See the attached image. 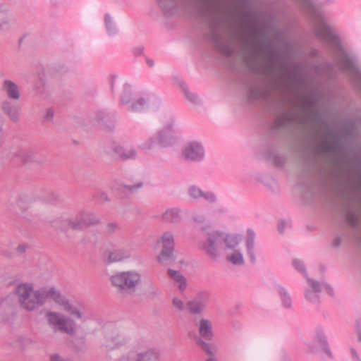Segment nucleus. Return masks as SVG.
Listing matches in <instances>:
<instances>
[{"label": "nucleus", "instance_id": "nucleus-1", "mask_svg": "<svg viewBox=\"0 0 361 361\" xmlns=\"http://www.w3.org/2000/svg\"><path fill=\"white\" fill-rule=\"evenodd\" d=\"M247 28L253 37L240 36L235 30L231 32V37L233 39H240L245 45L243 62L251 73H257L259 71L258 58L263 56L267 63L264 72L269 78L271 85V87L267 85L250 87L247 92L248 101L252 103L267 102L271 97L272 91L290 92L296 86L301 85L303 79L300 76L298 68L282 63V56L274 47L265 27H257L252 23H248Z\"/></svg>", "mask_w": 361, "mask_h": 361}, {"label": "nucleus", "instance_id": "nucleus-2", "mask_svg": "<svg viewBox=\"0 0 361 361\" xmlns=\"http://www.w3.org/2000/svg\"><path fill=\"white\" fill-rule=\"evenodd\" d=\"M166 14H172L178 6H188L196 10L198 16L204 22L207 31L205 38L216 49L226 57L234 53L233 48L223 40L222 30L230 25L233 11L228 9L224 0H157Z\"/></svg>", "mask_w": 361, "mask_h": 361}, {"label": "nucleus", "instance_id": "nucleus-3", "mask_svg": "<svg viewBox=\"0 0 361 361\" xmlns=\"http://www.w3.org/2000/svg\"><path fill=\"white\" fill-rule=\"evenodd\" d=\"M318 99L311 94L307 100L300 103V107L303 113L300 116L295 112L298 106L294 104L292 111L283 113L278 116L271 126L273 133L287 130L293 125H305L312 123L316 127L324 125L326 127V135L321 141L318 153L321 156L339 155L343 152L342 137L339 133L330 129L324 117L319 110L315 109Z\"/></svg>", "mask_w": 361, "mask_h": 361}, {"label": "nucleus", "instance_id": "nucleus-4", "mask_svg": "<svg viewBox=\"0 0 361 361\" xmlns=\"http://www.w3.org/2000/svg\"><path fill=\"white\" fill-rule=\"evenodd\" d=\"M300 8L309 16L313 23L315 37L327 42L343 57H339L338 63L342 71L349 73L355 85L361 92V71L355 64L341 44L338 35L334 33L324 17L314 6L312 0H295Z\"/></svg>", "mask_w": 361, "mask_h": 361}, {"label": "nucleus", "instance_id": "nucleus-5", "mask_svg": "<svg viewBox=\"0 0 361 361\" xmlns=\"http://www.w3.org/2000/svg\"><path fill=\"white\" fill-rule=\"evenodd\" d=\"M20 307L27 312H34L48 300H53L60 305L64 297L54 286H43L35 290L30 283H20L15 288Z\"/></svg>", "mask_w": 361, "mask_h": 361}, {"label": "nucleus", "instance_id": "nucleus-6", "mask_svg": "<svg viewBox=\"0 0 361 361\" xmlns=\"http://www.w3.org/2000/svg\"><path fill=\"white\" fill-rule=\"evenodd\" d=\"M110 281L117 293L126 298L135 295L141 283V275L135 271H120L112 275Z\"/></svg>", "mask_w": 361, "mask_h": 361}, {"label": "nucleus", "instance_id": "nucleus-7", "mask_svg": "<svg viewBox=\"0 0 361 361\" xmlns=\"http://www.w3.org/2000/svg\"><path fill=\"white\" fill-rule=\"evenodd\" d=\"M100 223L101 219L96 214L86 211H80L75 214L63 219L62 229L63 231L73 230L80 231L90 226L98 225Z\"/></svg>", "mask_w": 361, "mask_h": 361}, {"label": "nucleus", "instance_id": "nucleus-8", "mask_svg": "<svg viewBox=\"0 0 361 361\" xmlns=\"http://www.w3.org/2000/svg\"><path fill=\"white\" fill-rule=\"evenodd\" d=\"M45 318L48 325L54 332L59 331L74 336L77 331V325L74 320L60 312L47 311Z\"/></svg>", "mask_w": 361, "mask_h": 361}, {"label": "nucleus", "instance_id": "nucleus-9", "mask_svg": "<svg viewBox=\"0 0 361 361\" xmlns=\"http://www.w3.org/2000/svg\"><path fill=\"white\" fill-rule=\"evenodd\" d=\"M32 196L28 193L19 194L15 202L10 204V209L15 210L18 207L20 210V215L23 220L27 223H32L37 215L29 212L32 203Z\"/></svg>", "mask_w": 361, "mask_h": 361}, {"label": "nucleus", "instance_id": "nucleus-10", "mask_svg": "<svg viewBox=\"0 0 361 361\" xmlns=\"http://www.w3.org/2000/svg\"><path fill=\"white\" fill-rule=\"evenodd\" d=\"M128 341V337L120 334L114 326H111L106 329L104 345L107 350H114V348L126 345Z\"/></svg>", "mask_w": 361, "mask_h": 361}, {"label": "nucleus", "instance_id": "nucleus-11", "mask_svg": "<svg viewBox=\"0 0 361 361\" xmlns=\"http://www.w3.org/2000/svg\"><path fill=\"white\" fill-rule=\"evenodd\" d=\"M11 159L21 161L23 164L27 162H36L42 164L44 159L38 157L36 153L27 147H18L13 149L9 154Z\"/></svg>", "mask_w": 361, "mask_h": 361}, {"label": "nucleus", "instance_id": "nucleus-12", "mask_svg": "<svg viewBox=\"0 0 361 361\" xmlns=\"http://www.w3.org/2000/svg\"><path fill=\"white\" fill-rule=\"evenodd\" d=\"M223 243V233L214 231L208 233L207 244L204 245V250L209 257L216 259L217 253V247Z\"/></svg>", "mask_w": 361, "mask_h": 361}, {"label": "nucleus", "instance_id": "nucleus-13", "mask_svg": "<svg viewBox=\"0 0 361 361\" xmlns=\"http://www.w3.org/2000/svg\"><path fill=\"white\" fill-rule=\"evenodd\" d=\"M161 242L163 247L161 252L157 257L159 262H163L164 260L173 259V250H174V242L173 235L170 233H166L162 235Z\"/></svg>", "mask_w": 361, "mask_h": 361}, {"label": "nucleus", "instance_id": "nucleus-14", "mask_svg": "<svg viewBox=\"0 0 361 361\" xmlns=\"http://www.w3.org/2000/svg\"><path fill=\"white\" fill-rule=\"evenodd\" d=\"M183 155L186 159L197 161L201 159L204 156V151L202 146L195 142H190L183 150Z\"/></svg>", "mask_w": 361, "mask_h": 361}, {"label": "nucleus", "instance_id": "nucleus-15", "mask_svg": "<svg viewBox=\"0 0 361 361\" xmlns=\"http://www.w3.org/2000/svg\"><path fill=\"white\" fill-rule=\"evenodd\" d=\"M195 325L198 329V332L200 334L199 338H200L202 340H212L213 337V330L212 322L209 320L202 318L199 322H197V319H195ZM197 338H198V337L195 338L196 341Z\"/></svg>", "mask_w": 361, "mask_h": 361}, {"label": "nucleus", "instance_id": "nucleus-16", "mask_svg": "<svg viewBox=\"0 0 361 361\" xmlns=\"http://www.w3.org/2000/svg\"><path fill=\"white\" fill-rule=\"evenodd\" d=\"M1 109L4 114L7 115L13 122H18L20 118L21 106L8 100L1 103Z\"/></svg>", "mask_w": 361, "mask_h": 361}, {"label": "nucleus", "instance_id": "nucleus-17", "mask_svg": "<svg viewBox=\"0 0 361 361\" xmlns=\"http://www.w3.org/2000/svg\"><path fill=\"white\" fill-rule=\"evenodd\" d=\"M317 171L318 167L316 161L310 157H305L303 164V176L307 177V181L311 184L314 182V176Z\"/></svg>", "mask_w": 361, "mask_h": 361}, {"label": "nucleus", "instance_id": "nucleus-18", "mask_svg": "<svg viewBox=\"0 0 361 361\" xmlns=\"http://www.w3.org/2000/svg\"><path fill=\"white\" fill-rule=\"evenodd\" d=\"M346 221L348 224L351 227L353 231L355 232V238L356 240L361 243V235L360 231V216L356 212L349 210L346 213Z\"/></svg>", "mask_w": 361, "mask_h": 361}, {"label": "nucleus", "instance_id": "nucleus-19", "mask_svg": "<svg viewBox=\"0 0 361 361\" xmlns=\"http://www.w3.org/2000/svg\"><path fill=\"white\" fill-rule=\"evenodd\" d=\"M60 305L62 306L63 310L72 317L80 319L82 322H85L87 320V317L85 316L84 312L81 309L71 304L68 299L64 298Z\"/></svg>", "mask_w": 361, "mask_h": 361}, {"label": "nucleus", "instance_id": "nucleus-20", "mask_svg": "<svg viewBox=\"0 0 361 361\" xmlns=\"http://www.w3.org/2000/svg\"><path fill=\"white\" fill-rule=\"evenodd\" d=\"M1 89L8 97L11 99L18 100L20 97V92L18 85L11 80H5L2 83Z\"/></svg>", "mask_w": 361, "mask_h": 361}, {"label": "nucleus", "instance_id": "nucleus-21", "mask_svg": "<svg viewBox=\"0 0 361 361\" xmlns=\"http://www.w3.org/2000/svg\"><path fill=\"white\" fill-rule=\"evenodd\" d=\"M133 361H159V353L154 350L138 352L131 350Z\"/></svg>", "mask_w": 361, "mask_h": 361}, {"label": "nucleus", "instance_id": "nucleus-22", "mask_svg": "<svg viewBox=\"0 0 361 361\" xmlns=\"http://www.w3.org/2000/svg\"><path fill=\"white\" fill-rule=\"evenodd\" d=\"M113 152L117 155L118 159L121 161L135 159L137 156V152L134 149H127L121 145L114 146Z\"/></svg>", "mask_w": 361, "mask_h": 361}, {"label": "nucleus", "instance_id": "nucleus-23", "mask_svg": "<svg viewBox=\"0 0 361 361\" xmlns=\"http://www.w3.org/2000/svg\"><path fill=\"white\" fill-rule=\"evenodd\" d=\"M96 119L101 123L105 129L111 130L114 128V124L111 116L108 114H106L104 111H99L97 113Z\"/></svg>", "mask_w": 361, "mask_h": 361}, {"label": "nucleus", "instance_id": "nucleus-24", "mask_svg": "<svg viewBox=\"0 0 361 361\" xmlns=\"http://www.w3.org/2000/svg\"><path fill=\"white\" fill-rule=\"evenodd\" d=\"M168 274L173 281L179 283L178 288L180 291H183L185 289L187 286L186 279L180 271L169 269Z\"/></svg>", "mask_w": 361, "mask_h": 361}, {"label": "nucleus", "instance_id": "nucleus-25", "mask_svg": "<svg viewBox=\"0 0 361 361\" xmlns=\"http://www.w3.org/2000/svg\"><path fill=\"white\" fill-rule=\"evenodd\" d=\"M14 295H16L15 294V291L13 292V294H9L6 298H4L0 305V310L1 311L6 310V309H8L9 314L11 315L14 314V305H15V298Z\"/></svg>", "mask_w": 361, "mask_h": 361}, {"label": "nucleus", "instance_id": "nucleus-26", "mask_svg": "<svg viewBox=\"0 0 361 361\" xmlns=\"http://www.w3.org/2000/svg\"><path fill=\"white\" fill-rule=\"evenodd\" d=\"M197 343L201 347L202 350H204L209 357L206 361H217L214 353L213 351L214 347L211 343H206L200 338H197Z\"/></svg>", "mask_w": 361, "mask_h": 361}, {"label": "nucleus", "instance_id": "nucleus-27", "mask_svg": "<svg viewBox=\"0 0 361 361\" xmlns=\"http://www.w3.org/2000/svg\"><path fill=\"white\" fill-rule=\"evenodd\" d=\"M255 233L252 230L248 229L247 231V238H246V247L248 251V255L250 257L252 262L255 261V257L254 255V243H255Z\"/></svg>", "mask_w": 361, "mask_h": 361}, {"label": "nucleus", "instance_id": "nucleus-28", "mask_svg": "<svg viewBox=\"0 0 361 361\" xmlns=\"http://www.w3.org/2000/svg\"><path fill=\"white\" fill-rule=\"evenodd\" d=\"M72 348L75 352L82 353L87 350L85 336L76 337L71 341Z\"/></svg>", "mask_w": 361, "mask_h": 361}, {"label": "nucleus", "instance_id": "nucleus-29", "mask_svg": "<svg viewBox=\"0 0 361 361\" xmlns=\"http://www.w3.org/2000/svg\"><path fill=\"white\" fill-rule=\"evenodd\" d=\"M127 257L126 253L122 250H114L108 253L107 262L114 263L122 261Z\"/></svg>", "mask_w": 361, "mask_h": 361}, {"label": "nucleus", "instance_id": "nucleus-30", "mask_svg": "<svg viewBox=\"0 0 361 361\" xmlns=\"http://www.w3.org/2000/svg\"><path fill=\"white\" fill-rule=\"evenodd\" d=\"M162 219L166 222L176 223L180 219L179 211L176 209H169L163 214Z\"/></svg>", "mask_w": 361, "mask_h": 361}, {"label": "nucleus", "instance_id": "nucleus-31", "mask_svg": "<svg viewBox=\"0 0 361 361\" xmlns=\"http://www.w3.org/2000/svg\"><path fill=\"white\" fill-rule=\"evenodd\" d=\"M186 306L191 314H197L203 311L204 305L200 301L194 300L188 301Z\"/></svg>", "mask_w": 361, "mask_h": 361}, {"label": "nucleus", "instance_id": "nucleus-32", "mask_svg": "<svg viewBox=\"0 0 361 361\" xmlns=\"http://www.w3.org/2000/svg\"><path fill=\"white\" fill-rule=\"evenodd\" d=\"M223 242L228 249H234L239 243L240 238L236 235H223Z\"/></svg>", "mask_w": 361, "mask_h": 361}, {"label": "nucleus", "instance_id": "nucleus-33", "mask_svg": "<svg viewBox=\"0 0 361 361\" xmlns=\"http://www.w3.org/2000/svg\"><path fill=\"white\" fill-rule=\"evenodd\" d=\"M143 185L142 181H139L135 185H123L121 186V190L126 195H131L135 193L138 189L141 188Z\"/></svg>", "mask_w": 361, "mask_h": 361}, {"label": "nucleus", "instance_id": "nucleus-34", "mask_svg": "<svg viewBox=\"0 0 361 361\" xmlns=\"http://www.w3.org/2000/svg\"><path fill=\"white\" fill-rule=\"evenodd\" d=\"M227 259L233 264L240 265L244 262L242 254L238 250H235L231 255L227 257Z\"/></svg>", "mask_w": 361, "mask_h": 361}, {"label": "nucleus", "instance_id": "nucleus-35", "mask_svg": "<svg viewBox=\"0 0 361 361\" xmlns=\"http://www.w3.org/2000/svg\"><path fill=\"white\" fill-rule=\"evenodd\" d=\"M349 164L356 169L359 172L361 171V157L358 154H355L349 161Z\"/></svg>", "mask_w": 361, "mask_h": 361}, {"label": "nucleus", "instance_id": "nucleus-36", "mask_svg": "<svg viewBox=\"0 0 361 361\" xmlns=\"http://www.w3.org/2000/svg\"><path fill=\"white\" fill-rule=\"evenodd\" d=\"M188 192L190 195L195 199L201 197L203 195V191L195 185L190 186Z\"/></svg>", "mask_w": 361, "mask_h": 361}, {"label": "nucleus", "instance_id": "nucleus-37", "mask_svg": "<svg viewBox=\"0 0 361 361\" xmlns=\"http://www.w3.org/2000/svg\"><path fill=\"white\" fill-rule=\"evenodd\" d=\"M146 102L144 98H140L136 102L132 103L130 107L133 111H140L145 105Z\"/></svg>", "mask_w": 361, "mask_h": 361}, {"label": "nucleus", "instance_id": "nucleus-38", "mask_svg": "<svg viewBox=\"0 0 361 361\" xmlns=\"http://www.w3.org/2000/svg\"><path fill=\"white\" fill-rule=\"evenodd\" d=\"M170 128L169 127L166 130H161L159 133V142L165 145L166 142V139L169 137Z\"/></svg>", "mask_w": 361, "mask_h": 361}, {"label": "nucleus", "instance_id": "nucleus-39", "mask_svg": "<svg viewBox=\"0 0 361 361\" xmlns=\"http://www.w3.org/2000/svg\"><path fill=\"white\" fill-rule=\"evenodd\" d=\"M108 361H133L132 352L130 351L126 354L121 355L120 357L113 360L110 356H107Z\"/></svg>", "mask_w": 361, "mask_h": 361}, {"label": "nucleus", "instance_id": "nucleus-40", "mask_svg": "<svg viewBox=\"0 0 361 361\" xmlns=\"http://www.w3.org/2000/svg\"><path fill=\"white\" fill-rule=\"evenodd\" d=\"M119 229V226L114 222L108 223L106 228V232L109 235L114 233L117 230Z\"/></svg>", "mask_w": 361, "mask_h": 361}, {"label": "nucleus", "instance_id": "nucleus-41", "mask_svg": "<svg viewBox=\"0 0 361 361\" xmlns=\"http://www.w3.org/2000/svg\"><path fill=\"white\" fill-rule=\"evenodd\" d=\"M317 337H318V340H319V342L320 343V345L323 348V349L324 350L325 353L329 357H331V353L330 350L328 348V345H327L326 341L322 336L318 335Z\"/></svg>", "mask_w": 361, "mask_h": 361}, {"label": "nucleus", "instance_id": "nucleus-42", "mask_svg": "<svg viewBox=\"0 0 361 361\" xmlns=\"http://www.w3.org/2000/svg\"><path fill=\"white\" fill-rule=\"evenodd\" d=\"M280 294L283 298V302L284 306L286 307H290V298L288 295L287 293L284 290V289L281 288L280 290Z\"/></svg>", "mask_w": 361, "mask_h": 361}, {"label": "nucleus", "instance_id": "nucleus-43", "mask_svg": "<svg viewBox=\"0 0 361 361\" xmlns=\"http://www.w3.org/2000/svg\"><path fill=\"white\" fill-rule=\"evenodd\" d=\"M201 197H203L205 200L209 202H214L216 200V197L214 193L210 192H203V195Z\"/></svg>", "mask_w": 361, "mask_h": 361}, {"label": "nucleus", "instance_id": "nucleus-44", "mask_svg": "<svg viewBox=\"0 0 361 361\" xmlns=\"http://www.w3.org/2000/svg\"><path fill=\"white\" fill-rule=\"evenodd\" d=\"M293 264L294 267L298 269L299 271L304 273L305 272V268L303 265L302 262L299 259H295L293 262Z\"/></svg>", "mask_w": 361, "mask_h": 361}, {"label": "nucleus", "instance_id": "nucleus-45", "mask_svg": "<svg viewBox=\"0 0 361 361\" xmlns=\"http://www.w3.org/2000/svg\"><path fill=\"white\" fill-rule=\"evenodd\" d=\"M308 281L314 293H319L321 291L320 284L318 281L313 279H308Z\"/></svg>", "mask_w": 361, "mask_h": 361}, {"label": "nucleus", "instance_id": "nucleus-46", "mask_svg": "<svg viewBox=\"0 0 361 361\" xmlns=\"http://www.w3.org/2000/svg\"><path fill=\"white\" fill-rule=\"evenodd\" d=\"M186 97L192 103H196L197 102V97L194 94L190 92L187 89L183 88Z\"/></svg>", "mask_w": 361, "mask_h": 361}, {"label": "nucleus", "instance_id": "nucleus-47", "mask_svg": "<svg viewBox=\"0 0 361 361\" xmlns=\"http://www.w3.org/2000/svg\"><path fill=\"white\" fill-rule=\"evenodd\" d=\"M352 185L355 189L361 190V171L358 173L357 180H352Z\"/></svg>", "mask_w": 361, "mask_h": 361}, {"label": "nucleus", "instance_id": "nucleus-48", "mask_svg": "<svg viewBox=\"0 0 361 361\" xmlns=\"http://www.w3.org/2000/svg\"><path fill=\"white\" fill-rule=\"evenodd\" d=\"M173 305L177 308L178 310H183V302L178 298H174L172 300Z\"/></svg>", "mask_w": 361, "mask_h": 361}, {"label": "nucleus", "instance_id": "nucleus-49", "mask_svg": "<svg viewBox=\"0 0 361 361\" xmlns=\"http://www.w3.org/2000/svg\"><path fill=\"white\" fill-rule=\"evenodd\" d=\"M96 198L101 202H104L109 200L107 194L103 192H97L96 194Z\"/></svg>", "mask_w": 361, "mask_h": 361}, {"label": "nucleus", "instance_id": "nucleus-50", "mask_svg": "<svg viewBox=\"0 0 361 361\" xmlns=\"http://www.w3.org/2000/svg\"><path fill=\"white\" fill-rule=\"evenodd\" d=\"M285 163L283 157L280 156H275L274 157V164L276 166H282Z\"/></svg>", "mask_w": 361, "mask_h": 361}, {"label": "nucleus", "instance_id": "nucleus-51", "mask_svg": "<svg viewBox=\"0 0 361 361\" xmlns=\"http://www.w3.org/2000/svg\"><path fill=\"white\" fill-rule=\"evenodd\" d=\"M160 295V293L157 289H152L148 292V297L150 299H155Z\"/></svg>", "mask_w": 361, "mask_h": 361}, {"label": "nucleus", "instance_id": "nucleus-52", "mask_svg": "<svg viewBox=\"0 0 361 361\" xmlns=\"http://www.w3.org/2000/svg\"><path fill=\"white\" fill-rule=\"evenodd\" d=\"M49 361H68L67 360L64 359L63 357H61L59 354L58 353H54V354H52L51 356H50V360Z\"/></svg>", "mask_w": 361, "mask_h": 361}, {"label": "nucleus", "instance_id": "nucleus-53", "mask_svg": "<svg viewBox=\"0 0 361 361\" xmlns=\"http://www.w3.org/2000/svg\"><path fill=\"white\" fill-rule=\"evenodd\" d=\"M27 248H28L27 245L20 244V245H18V247H16V251L20 254H23V253L25 252V251L27 250Z\"/></svg>", "mask_w": 361, "mask_h": 361}, {"label": "nucleus", "instance_id": "nucleus-54", "mask_svg": "<svg viewBox=\"0 0 361 361\" xmlns=\"http://www.w3.org/2000/svg\"><path fill=\"white\" fill-rule=\"evenodd\" d=\"M54 110L51 109H48L47 110V112H46L44 118L47 120L51 121L53 118V117H54Z\"/></svg>", "mask_w": 361, "mask_h": 361}, {"label": "nucleus", "instance_id": "nucleus-55", "mask_svg": "<svg viewBox=\"0 0 361 361\" xmlns=\"http://www.w3.org/2000/svg\"><path fill=\"white\" fill-rule=\"evenodd\" d=\"M8 28V22L6 18L0 22V30H7Z\"/></svg>", "mask_w": 361, "mask_h": 361}, {"label": "nucleus", "instance_id": "nucleus-56", "mask_svg": "<svg viewBox=\"0 0 361 361\" xmlns=\"http://www.w3.org/2000/svg\"><path fill=\"white\" fill-rule=\"evenodd\" d=\"M341 243V239L339 236H337L334 239L332 245L334 247H338L340 246Z\"/></svg>", "mask_w": 361, "mask_h": 361}, {"label": "nucleus", "instance_id": "nucleus-57", "mask_svg": "<svg viewBox=\"0 0 361 361\" xmlns=\"http://www.w3.org/2000/svg\"><path fill=\"white\" fill-rule=\"evenodd\" d=\"M130 102V92H126V94L122 97V102L127 104Z\"/></svg>", "mask_w": 361, "mask_h": 361}, {"label": "nucleus", "instance_id": "nucleus-58", "mask_svg": "<svg viewBox=\"0 0 361 361\" xmlns=\"http://www.w3.org/2000/svg\"><path fill=\"white\" fill-rule=\"evenodd\" d=\"M284 228H285V222L281 220V221H280L279 226H278L279 231L281 233H282L283 232Z\"/></svg>", "mask_w": 361, "mask_h": 361}, {"label": "nucleus", "instance_id": "nucleus-59", "mask_svg": "<svg viewBox=\"0 0 361 361\" xmlns=\"http://www.w3.org/2000/svg\"><path fill=\"white\" fill-rule=\"evenodd\" d=\"M335 67V64L333 63H327L326 64V69L329 71L334 70Z\"/></svg>", "mask_w": 361, "mask_h": 361}, {"label": "nucleus", "instance_id": "nucleus-60", "mask_svg": "<svg viewBox=\"0 0 361 361\" xmlns=\"http://www.w3.org/2000/svg\"><path fill=\"white\" fill-rule=\"evenodd\" d=\"M241 16H242L243 18H244V19H247L249 18V14L247 12L241 13Z\"/></svg>", "mask_w": 361, "mask_h": 361}, {"label": "nucleus", "instance_id": "nucleus-61", "mask_svg": "<svg viewBox=\"0 0 361 361\" xmlns=\"http://www.w3.org/2000/svg\"><path fill=\"white\" fill-rule=\"evenodd\" d=\"M351 353H352L353 355V356H354L357 360H358L357 355V353H356V352H355V350L354 349H352V350H351Z\"/></svg>", "mask_w": 361, "mask_h": 361}, {"label": "nucleus", "instance_id": "nucleus-62", "mask_svg": "<svg viewBox=\"0 0 361 361\" xmlns=\"http://www.w3.org/2000/svg\"><path fill=\"white\" fill-rule=\"evenodd\" d=\"M147 63L149 64V66H152L154 65V62L151 59H147Z\"/></svg>", "mask_w": 361, "mask_h": 361}, {"label": "nucleus", "instance_id": "nucleus-63", "mask_svg": "<svg viewBox=\"0 0 361 361\" xmlns=\"http://www.w3.org/2000/svg\"><path fill=\"white\" fill-rule=\"evenodd\" d=\"M105 22L106 25H108L109 23H110V18L108 16H106L105 17Z\"/></svg>", "mask_w": 361, "mask_h": 361}, {"label": "nucleus", "instance_id": "nucleus-64", "mask_svg": "<svg viewBox=\"0 0 361 361\" xmlns=\"http://www.w3.org/2000/svg\"><path fill=\"white\" fill-rule=\"evenodd\" d=\"M0 14H2L4 16L6 15V11L2 9L1 6H0Z\"/></svg>", "mask_w": 361, "mask_h": 361}]
</instances>
